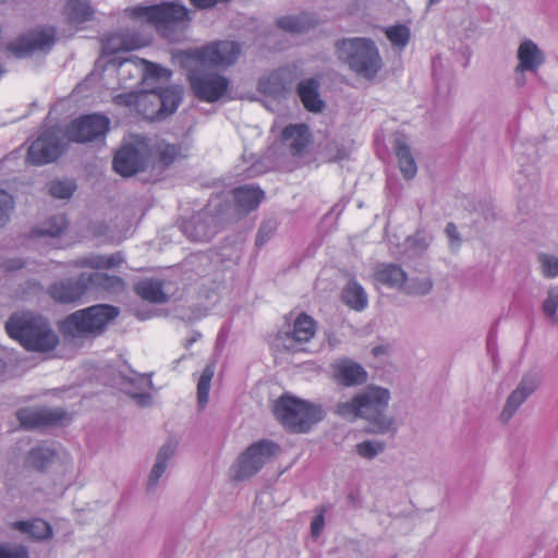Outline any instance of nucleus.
Returning <instances> with one entry per match:
<instances>
[{
	"instance_id": "60",
	"label": "nucleus",
	"mask_w": 558,
	"mask_h": 558,
	"mask_svg": "<svg viewBox=\"0 0 558 558\" xmlns=\"http://www.w3.org/2000/svg\"><path fill=\"white\" fill-rule=\"evenodd\" d=\"M524 73L525 72L515 73V84L518 87H522L526 83Z\"/></svg>"
},
{
	"instance_id": "39",
	"label": "nucleus",
	"mask_w": 558,
	"mask_h": 558,
	"mask_svg": "<svg viewBox=\"0 0 558 558\" xmlns=\"http://www.w3.org/2000/svg\"><path fill=\"white\" fill-rule=\"evenodd\" d=\"M215 374V366L208 364L202 372L197 383V402L199 408H205L208 402L210 383Z\"/></svg>"
},
{
	"instance_id": "21",
	"label": "nucleus",
	"mask_w": 558,
	"mask_h": 558,
	"mask_svg": "<svg viewBox=\"0 0 558 558\" xmlns=\"http://www.w3.org/2000/svg\"><path fill=\"white\" fill-rule=\"evenodd\" d=\"M230 196L242 219L250 213L256 210L265 198V192L255 184H243L232 189Z\"/></svg>"
},
{
	"instance_id": "37",
	"label": "nucleus",
	"mask_w": 558,
	"mask_h": 558,
	"mask_svg": "<svg viewBox=\"0 0 558 558\" xmlns=\"http://www.w3.org/2000/svg\"><path fill=\"white\" fill-rule=\"evenodd\" d=\"M316 322L306 313L300 314L293 324L291 338L299 343L310 341L315 335Z\"/></svg>"
},
{
	"instance_id": "55",
	"label": "nucleus",
	"mask_w": 558,
	"mask_h": 558,
	"mask_svg": "<svg viewBox=\"0 0 558 558\" xmlns=\"http://www.w3.org/2000/svg\"><path fill=\"white\" fill-rule=\"evenodd\" d=\"M347 506L352 509H359L363 505V499L357 490L351 489L345 498Z\"/></svg>"
},
{
	"instance_id": "8",
	"label": "nucleus",
	"mask_w": 558,
	"mask_h": 558,
	"mask_svg": "<svg viewBox=\"0 0 558 558\" xmlns=\"http://www.w3.org/2000/svg\"><path fill=\"white\" fill-rule=\"evenodd\" d=\"M65 133L59 126L44 130L28 147L26 160L33 166L56 161L68 149Z\"/></svg>"
},
{
	"instance_id": "1",
	"label": "nucleus",
	"mask_w": 558,
	"mask_h": 558,
	"mask_svg": "<svg viewBox=\"0 0 558 558\" xmlns=\"http://www.w3.org/2000/svg\"><path fill=\"white\" fill-rule=\"evenodd\" d=\"M5 330L28 352L48 353L60 342L48 319L33 313L13 314L5 323Z\"/></svg>"
},
{
	"instance_id": "44",
	"label": "nucleus",
	"mask_w": 558,
	"mask_h": 558,
	"mask_svg": "<svg viewBox=\"0 0 558 558\" xmlns=\"http://www.w3.org/2000/svg\"><path fill=\"white\" fill-rule=\"evenodd\" d=\"M49 194L59 199L70 198L76 190V185L72 181L54 180L49 183Z\"/></svg>"
},
{
	"instance_id": "23",
	"label": "nucleus",
	"mask_w": 558,
	"mask_h": 558,
	"mask_svg": "<svg viewBox=\"0 0 558 558\" xmlns=\"http://www.w3.org/2000/svg\"><path fill=\"white\" fill-rule=\"evenodd\" d=\"M281 140L288 143L292 156H302L312 142V134L304 123L289 124L282 130Z\"/></svg>"
},
{
	"instance_id": "50",
	"label": "nucleus",
	"mask_w": 558,
	"mask_h": 558,
	"mask_svg": "<svg viewBox=\"0 0 558 558\" xmlns=\"http://www.w3.org/2000/svg\"><path fill=\"white\" fill-rule=\"evenodd\" d=\"M0 558H29V553L24 545H0Z\"/></svg>"
},
{
	"instance_id": "2",
	"label": "nucleus",
	"mask_w": 558,
	"mask_h": 558,
	"mask_svg": "<svg viewBox=\"0 0 558 558\" xmlns=\"http://www.w3.org/2000/svg\"><path fill=\"white\" fill-rule=\"evenodd\" d=\"M125 12L130 19L153 26L159 35L170 40L191 21L187 8L180 1L140 4L128 8Z\"/></svg>"
},
{
	"instance_id": "38",
	"label": "nucleus",
	"mask_w": 558,
	"mask_h": 558,
	"mask_svg": "<svg viewBox=\"0 0 558 558\" xmlns=\"http://www.w3.org/2000/svg\"><path fill=\"white\" fill-rule=\"evenodd\" d=\"M66 229L65 218L61 215H56L48 218L44 223L34 230V234L40 238H59Z\"/></svg>"
},
{
	"instance_id": "19",
	"label": "nucleus",
	"mask_w": 558,
	"mask_h": 558,
	"mask_svg": "<svg viewBox=\"0 0 558 558\" xmlns=\"http://www.w3.org/2000/svg\"><path fill=\"white\" fill-rule=\"evenodd\" d=\"M332 377L337 385L342 387H357L368 380L367 371L357 362L343 357L332 365Z\"/></svg>"
},
{
	"instance_id": "51",
	"label": "nucleus",
	"mask_w": 558,
	"mask_h": 558,
	"mask_svg": "<svg viewBox=\"0 0 558 558\" xmlns=\"http://www.w3.org/2000/svg\"><path fill=\"white\" fill-rule=\"evenodd\" d=\"M327 508L322 506L311 522V533L314 537L319 536L325 525V512Z\"/></svg>"
},
{
	"instance_id": "43",
	"label": "nucleus",
	"mask_w": 558,
	"mask_h": 558,
	"mask_svg": "<svg viewBox=\"0 0 558 558\" xmlns=\"http://www.w3.org/2000/svg\"><path fill=\"white\" fill-rule=\"evenodd\" d=\"M410 35V28L402 24L393 25L386 29V36L390 43L401 49L408 45Z\"/></svg>"
},
{
	"instance_id": "17",
	"label": "nucleus",
	"mask_w": 558,
	"mask_h": 558,
	"mask_svg": "<svg viewBox=\"0 0 558 558\" xmlns=\"http://www.w3.org/2000/svg\"><path fill=\"white\" fill-rule=\"evenodd\" d=\"M541 379L536 373H526L522 376L517 388L508 396L500 420L507 423L518 409L531 397L539 386Z\"/></svg>"
},
{
	"instance_id": "61",
	"label": "nucleus",
	"mask_w": 558,
	"mask_h": 558,
	"mask_svg": "<svg viewBox=\"0 0 558 558\" xmlns=\"http://www.w3.org/2000/svg\"><path fill=\"white\" fill-rule=\"evenodd\" d=\"M202 335L201 332H194V335L190 338V339H186L185 341V348L189 349L194 342H196L198 339H201Z\"/></svg>"
},
{
	"instance_id": "40",
	"label": "nucleus",
	"mask_w": 558,
	"mask_h": 558,
	"mask_svg": "<svg viewBox=\"0 0 558 558\" xmlns=\"http://www.w3.org/2000/svg\"><path fill=\"white\" fill-rule=\"evenodd\" d=\"M433 289V281L429 277L422 278H407V282L402 287L403 291L408 295L423 296L427 295Z\"/></svg>"
},
{
	"instance_id": "49",
	"label": "nucleus",
	"mask_w": 558,
	"mask_h": 558,
	"mask_svg": "<svg viewBox=\"0 0 558 558\" xmlns=\"http://www.w3.org/2000/svg\"><path fill=\"white\" fill-rule=\"evenodd\" d=\"M276 227L271 221L262 222L255 239V246L260 248L275 234Z\"/></svg>"
},
{
	"instance_id": "15",
	"label": "nucleus",
	"mask_w": 558,
	"mask_h": 558,
	"mask_svg": "<svg viewBox=\"0 0 558 558\" xmlns=\"http://www.w3.org/2000/svg\"><path fill=\"white\" fill-rule=\"evenodd\" d=\"M88 291L89 286L87 281V272H81L77 277L58 280L48 288V294L50 298L60 304L76 303Z\"/></svg>"
},
{
	"instance_id": "32",
	"label": "nucleus",
	"mask_w": 558,
	"mask_h": 558,
	"mask_svg": "<svg viewBox=\"0 0 558 558\" xmlns=\"http://www.w3.org/2000/svg\"><path fill=\"white\" fill-rule=\"evenodd\" d=\"M134 291L141 299L153 304H163L169 301L161 280L144 279L134 286Z\"/></svg>"
},
{
	"instance_id": "59",
	"label": "nucleus",
	"mask_w": 558,
	"mask_h": 558,
	"mask_svg": "<svg viewBox=\"0 0 558 558\" xmlns=\"http://www.w3.org/2000/svg\"><path fill=\"white\" fill-rule=\"evenodd\" d=\"M336 153L330 156L331 161H341L349 158V151L343 145H335Z\"/></svg>"
},
{
	"instance_id": "3",
	"label": "nucleus",
	"mask_w": 558,
	"mask_h": 558,
	"mask_svg": "<svg viewBox=\"0 0 558 558\" xmlns=\"http://www.w3.org/2000/svg\"><path fill=\"white\" fill-rule=\"evenodd\" d=\"M240 220L232 198L228 194H217L209 198L203 211L181 226L183 233L192 241L208 240L218 227Z\"/></svg>"
},
{
	"instance_id": "25",
	"label": "nucleus",
	"mask_w": 558,
	"mask_h": 558,
	"mask_svg": "<svg viewBox=\"0 0 558 558\" xmlns=\"http://www.w3.org/2000/svg\"><path fill=\"white\" fill-rule=\"evenodd\" d=\"M177 450V442L172 439L167 440L158 450L155 463L147 481V490L151 492L158 485L159 478L166 472L168 461L171 460Z\"/></svg>"
},
{
	"instance_id": "7",
	"label": "nucleus",
	"mask_w": 558,
	"mask_h": 558,
	"mask_svg": "<svg viewBox=\"0 0 558 558\" xmlns=\"http://www.w3.org/2000/svg\"><path fill=\"white\" fill-rule=\"evenodd\" d=\"M274 414L286 429L303 434L322 422L326 412L320 404L284 395L276 401Z\"/></svg>"
},
{
	"instance_id": "14",
	"label": "nucleus",
	"mask_w": 558,
	"mask_h": 558,
	"mask_svg": "<svg viewBox=\"0 0 558 558\" xmlns=\"http://www.w3.org/2000/svg\"><path fill=\"white\" fill-rule=\"evenodd\" d=\"M242 48L234 40H218L210 43L197 51V58L202 63L211 66H230L233 65L240 54Z\"/></svg>"
},
{
	"instance_id": "11",
	"label": "nucleus",
	"mask_w": 558,
	"mask_h": 558,
	"mask_svg": "<svg viewBox=\"0 0 558 558\" xmlns=\"http://www.w3.org/2000/svg\"><path fill=\"white\" fill-rule=\"evenodd\" d=\"M56 41V28L43 27L19 36L7 49L16 58H26L35 51H49Z\"/></svg>"
},
{
	"instance_id": "62",
	"label": "nucleus",
	"mask_w": 558,
	"mask_h": 558,
	"mask_svg": "<svg viewBox=\"0 0 558 558\" xmlns=\"http://www.w3.org/2000/svg\"><path fill=\"white\" fill-rule=\"evenodd\" d=\"M4 369H5V362L2 359H0V374H2L4 372Z\"/></svg>"
},
{
	"instance_id": "34",
	"label": "nucleus",
	"mask_w": 558,
	"mask_h": 558,
	"mask_svg": "<svg viewBox=\"0 0 558 558\" xmlns=\"http://www.w3.org/2000/svg\"><path fill=\"white\" fill-rule=\"evenodd\" d=\"M87 281L89 291L104 290L108 292H118L124 289V280L121 277L108 275L106 272H87Z\"/></svg>"
},
{
	"instance_id": "33",
	"label": "nucleus",
	"mask_w": 558,
	"mask_h": 558,
	"mask_svg": "<svg viewBox=\"0 0 558 558\" xmlns=\"http://www.w3.org/2000/svg\"><path fill=\"white\" fill-rule=\"evenodd\" d=\"M64 13L71 25H78L92 21L95 9L88 0H68Z\"/></svg>"
},
{
	"instance_id": "57",
	"label": "nucleus",
	"mask_w": 558,
	"mask_h": 558,
	"mask_svg": "<svg viewBox=\"0 0 558 558\" xmlns=\"http://www.w3.org/2000/svg\"><path fill=\"white\" fill-rule=\"evenodd\" d=\"M194 7H196L199 10H207L211 9L217 4L220 3H228L231 0H190Z\"/></svg>"
},
{
	"instance_id": "53",
	"label": "nucleus",
	"mask_w": 558,
	"mask_h": 558,
	"mask_svg": "<svg viewBox=\"0 0 558 558\" xmlns=\"http://www.w3.org/2000/svg\"><path fill=\"white\" fill-rule=\"evenodd\" d=\"M81 265L93 269H107L106 255L90 256L88 258L83 259Z\"/></svg>"
},
{
	"instance_id": "36",
	"label": "nucleus",
	"mask_w": 558,
	"mask_h": 558,
	"mask_svg": "<svg viewBox=\"0 0 558 558\" xmlns=\"http://www.w3.org/2000/svg\"><path fill=\"white\" fill-rule=\"evenodd\" d=\"M56 451L49 447L37 446L32 448L26 458L25 465L36 471L43 472L50 466L56 459Z\"/></svg>"
},
{
	"instance_id": "56",
	"label": "nucleus",
	"mask_w": 558,
	"mask_h": 558,
	"mask_svg": "<svg viewBox=\"0 0 558 558\" xmlns=\"http://www.w3.org/2000/svg\"><path fill=\"white\" fill-rule=\"evenodd\" d=\"M147 70H148V74L151 76V77H157V78H161V77H169L170 76V71L158 65V64H155V63H151V62H148L147 63Z\"/></svg>"
},
{
	"instance_id": "26",
	"label": "nucleus",
	"mask_w": 558,
	"mask_h": 558,
	"mask_svg": "<svg viewBox=\"0 0 558 558\" xmlns=\"http://www.w3.org/2000/svg\"><path fill=\"white\" fill-rule=\"evenodd\" d=\"M375 280L389 288L400 290L407 282V272L400 265L393 263L379 264L374 272Z\"/></svg>"
},
{
	"instance_id": "35",
	"label": "nucleus",
	"mask_w": 558,
	"mask_h": 558,
	"mask_svg": "<svg viewBox=\"0 0 558 558\" xmlns=\"http://www.w3.org/2000/svg\"><path fill=\"white\" fill-rule=\"evenodd\" d=\"M342 300L345 305L357 312L365 310L368 304L364 288L355 279H350L343 288Z\"/></svg>"
},
{
	"instance_id": "16",
	"label": "nucleus",
	"mask_w": 558,
	"mask_h": 558,
	"mask_svg": "<svg viewBox=\"0 0 558 558\" xmlns=\"http://www.w3.org/2000/svg\"><path fill=\"white\" fill-rule=\"evenodd\" d=\"M147 165L146 149L138 148L133 144H126L118 149L112 160L113 170L122 177H132L144 171Z\"/></svg>"
},
{
	"instance_id": "58",
	"label": "nucleus",
	"mask_w": 558,
	"mask_h": 558,
	"mask_svg": "<svg viewBox=\"0 0 558 558\" xmlns=\"http://www.w3.org/2000/svg\"><path fill=\"white\" fill-rule=\"evenodd\" d=\"M124 262V257L121 253H114L106 256V268L111 269L120 266Z\"/></svg>"
},
{
	"instance_id": "45",
	"label": "nucleus",
	"mask_w": 558,
	"mask_h": 558,
	"mask_svg": "<svg viewBox=\"0 0 558 558\" xmlns=\"http://www.w3.org/2000/svg\"><path fill=\"white\" fill-rule=\"evenodd\" d=\"M182 146L180 144H160L158 147V162L168 167L181 156Z\"/></svg>"
},
{
	"instance_id": "48",
	"label": "nucleus",
	"mask_w": 558,
	"mask_h": 558,
	"mask_svg": "<svg viewBox=\"0 0 558 558\" xmlns=\"http://www.w3.org/2000/svg\"><path fill=\"white\" fill-rule=\"evenodd\" d=\"M538 262L544 277L550 279L558 277V258L556 256L542 253L538 255Z\"/></svg>"
},
{
	"instance_id": "29",
	"label": "nucleus",
	"mask_w": 558,
	"mask_h": 558,
	"mask_svg": "<svg viewBox=\"0 0 558 558\" xmlns=\"http://www.w3.org/2000/svg\"><path fill=\"white\" fill-rule=\"evenodd\" d=\"M277 26L290 34H303L314 28L318 21L313 14L301 13L298 15L281 16L276 22Z\"/></svg>"
},
{
	"instance_id": "24",
	"label": "nucleus",
	"mask_w": 558,
	"mask_h": 558,
	"mask_svg": "<svg viewBox=\"0 0 558 558\" xmlns=\"http://www.w3.org/2000/svg\"><path fill=\"white\" fill-rule=\"evenodd\" d=\"M296 94L304 108L313 113H319L325 108V101L319 95V82L314 78L301 81L296 87Z\"/></svg>"
},
{
	"instance_id": "47",
	"label": "nucleus",
	"mask_w": 558,
	"mask_h": 558,
	"mask_svg": "<svg viewBox=\"0 0 558 558\" xmlns=\"http://www.w3.org/2000/svg\"><path fill=\"white\" fill-rule=\"evenodd\" d=\"M336 413L344 418L361 417L360 401L357 393L349 401L339 402L336 408Z\"/></svg>"
},
{
	"instance_id": "9",
	"label": "nucleus",
	"mask_w": 558,
	"mask_h": 558,
	"mask_svg": "<svg viewBox=\"0 0 558 558\" xmlns=\"http://www.w3.org/2000/svg\"><path fill=\"white\" fill-rule=\"evenodd\" d=\"M110 130V119L99 112L82 114L63 130L68 142L86 144L105 140Z\"/></svg>"
},
{
	"instance_id": "5",
	"label": "nucleus",
	"mask_w": 558,
	"mask_h": 558,
	"mask_svg": "<svg viewBox=\"0 0 558 558\" xmlns=\"http://www.w3.org/2000/svg\"><path fill=\"white\" fill-rule=\"evenodd\" d=\"M361 418L367 422L365 432L373 435L396 434V421L386 413L390 401V391L376 385H368L357 392Z\"/></svg>"
},
{
	"instance_id": "41",
	"label": "nucleus",
	"mask_w": 558,
	"mask_h": 558,
	"mask_svg": "<svg viewBox=\"0 0 558 558\" xmlns=\"http://www.w3.org/2000/svg\"><path fill=\"white\" fill-rule=\"evenodd\" d=\"M386 449L383 440H364L355 446L356 453L366 460H372Z\"/></svg>"
},
{
	"instance_id": "63",
	"label": "nucleus",
	"mask_w": 558,
	"mask_h": 558,
	"mask_svg": "<svg viewBox=\"0 0 558 558\" xmlns=\"http://www.w3.org/2000/svg\"><path fill=\"white\" fill-rule=\"evenodd\" d=\"M441 0H428V5H434L439 3Z\"/></svg>"
},
{
	"instance_id": "4",
	"label": "nucleus",
	"mask_w": 558,
	"mask_h": 558,
	"mask_svg": "<svg viewBox=\"0 0 558 558\" xmlns=\"http://www.w3.org/2000/svg\"><path fill=\"white\" fill-rule=\"evenodd\" d=\"M120 314V308L110 304H95L68 315L59 325L64 336L73 338L100 336Z\"/></svg>"
},
{
	"instance_id": "12",
	"label": "nucleus",
	"mask_w": 558,
	"mask_h": 558,
	"mask_svg": "<svg viewBox=\"0 0 558 558\" xmlns=\"http://www.w3.org/2000/svg\"><path fill=\"white\" fill-rule=\"evenodd\" d=\"M22 428L26 430L38 429L41 427L56 426L63 421H70L69 413L61 408H21L15 413Z\"/></svg>"
},
{
	"instance_id": "42",
	"label": "nucleus",
	"mask_w": 558,
	"mask_h": 558,
	"mask_svg": "<svg viewBox=\"0 0 558 558\" xmlns=\"http://www.w3.org/2000/svg\"><path fill=\"white\" fill-rule=\"evenodd\" d=\"M558 288L550 287L547 291L546 299L543 301L542 311L554 325H558Z\"/></svg>"
},
{
	"instance_id": "27",
	"label": "nucleus",
	"mask_w": 558,
	"mask_h": 558,
	"mask_svg": "<svg viewBox=\"0 0 558 558\" xmlns=\"http://www.w3.org/2000/svg\"><path fill=\"white\" fill-rule=\"evenodd\" d=\"M143 46L142 38L138 34L130 32H121L109 36L102 46L106 53H117L119 51H132Z\"/></svg>"
},
{
	"instance_id": "46",
	"label": "nucleus",
	"mask_w": 558,
	"mask_h": 558,
	"mask_svg": "<svg viewBox=\"0 0 558 558\" xmlns=\"http://www.w3.org/2000/svg\"><path fill=\"white\" fill-rule=\"evenodd\" d=\"M14 206L13 196L5 190L0 189V228L9 222Z\"/></svg>"
},
{
	"instance_id": "6",
	"label": "nucleus",
	"mask_w": 558,
	"mask_h": 558,
	"mask_svg": "<svg viewBox=\"0 0 558 558\" xmlns=\"http://www.w3.org/2000/svg\"><path fill=\"white\" fill-rule=\"evenodd\" d=\"M335 48L339 60L365 78L375 77L381 69L378 48L371 38H342L336 41Z\"/></svg>"
},
{
	"instance_id": "20",
	"label": "nucleus",
	"mask_w": 558,
	"mask_h": 558,
	"mask_svg": "<svg viewBox=\"0 0 558 558\" xmlns=\"http://www.w3.org/2000/svg\"><path fill=\"white\" fill-rule=\"evenodd\" d=\"M117 378L122 390L140 407H148L151 403V395L142 391L144 387H153L151 379L146 374H138L133 369L130 371V374L119 371Z\"/></svg>"
},
{
	"instance_id": "13",
	"label": "nucleus",
	"mask_w": 558,
	"mask_h": 558,
	"mask_svg": "<svg viewBox=\"0 0 558 558\" xmlns=\"http://www.w3.org/2000/svg\"><path fill=\"white\" fill-rule=\"evenodd\" d=\"M195 97L202 101H218L229 88V80L216 73L193 72L189 75Z\"/></svg>"
},
{
	"instance_id": "10",
	"label": "nucleus",
	"mask_w": 558,
	"mask_h": 558,
	"mask_svg": "<svg viewBox=\"0 0 558 558\" xmlns=\"http://www.w3.org/2000/svg\"><path fill=\"white\" fill-rule=\"evenodd\" d=\"M280 452V446L269 439H260L250 445L239 457L234 478L243 481L258 473L266 461Z\"/></svg>"
},
{
	"instance_id": "54",
	"label": "nucleus",
	"mask_w": 558,
	"mask_h": 558,
	"mask_svg": "<svg viewBox=\"0 0 558 558\" xmlns=\"http://www.w3.org/2000/svg\"><path fill=\"white\" fill-rule=\"evenodd\" d=\"M113 101L116 105L130 107L135 104L136 96L134 93H122L118 94L113 97Z\"/></svg>"
},
{
	"instance_id": "30",
	"label": "nucleus",
	"mask_w": 558,
	"mask_h": 558,
	"mask_svg": "<svg viewBox=\"0 0 558 558\" xmlns=\"http://www.w3.org/2000/svg\"><path fill=\"white\" fill-rule=\"evenodd\" d=\"M392 147L398 158L399 169L404 179H413L416 175L417 167L405 138L403 136L396 137Z\"/></svg>"
},
{
	"instance_id": "22",
	"label": "nucleus",
	"mask_w": 558,
	"mask_h": 558,
	"mask_svg": "<svg viewBox=\"0 0 558 558\" xmlns=\"http://www.w3.org/2000/svg\"><path fill=\"white\" fill-rule=\"evenodd\" d=\"M518 64L515 73L531 72L536 73L545 62V54L538 46L531 39H524L517 51Z\"/></svg>"
},
{
	"instance_id": "52",
	"label": "nucleus",
	"mask_w": 558,
	"mask_h": 558,
	"mask_svg": "<svg viewBox=\"0 0 558 558\" xmlns=\"http://www.w3.org/2000/svg\"><path fill=\"white\" fill-rule=\"evenodd\" d=\"M445 233L449 240L451 248L460 247L462 240L454 222H448L446 225Z\"/></svg>"
},
{
	"instance_id": "18",
	"label": "nucleus",
	"mask_w": 558,
	"mask_h": 558,
	"mask_svg": "<svg viewBox=\"0 0 558 558\" xmlns=\"http://www.w3.org/2000/svg\"><path fill=\"white\" fill-rule=\"evenodd\" d=\"M294 80L295 71L290 66H282L260 77L257 89L267 96L281 97L291 90Z\"/></svg>"
},
{
	"instance_id": "31",
	"label": "nucleus",
	"mask_w": 558,
	"mask_h": 558,
	"mask_svg": "<svg viewBox=\"0 0 558 558\" xmlns=\"http://www.w3.org/2000/svg\"><path fill=\"white\" fill-rule=\"evenodd\" d=\"M11 527L24 534H28L35 541H45L52 537L51 525L43 519L14 521Z\"/></svg>"
},
{
	"instance_id": "28",
	"label": "nucleus",
	"mask_w": 558,
	"mask_h": 558,
	"mask_svg": "<svg viewBox=\"0 0 558 558\" xmlns=\"http://www.w3.org/2000/svg\"><path fill=\"white\" fill-rule=\"evenodd\" d=\"M156 95L160 102L157 118L165 119L177 111L183 99V89L181 86H168L158 89Z\"/></svg>"
}]
</instances>
